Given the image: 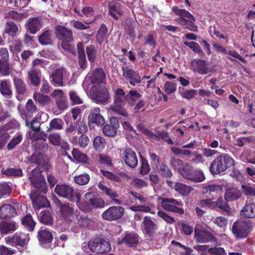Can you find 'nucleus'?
I'll use <instances>...</instances> for the list:
<instances>
[{
  "label": "nucleus",
  "instance_id": "nucleus-1",
  "mask_svg": "<svg viewBox=\"0 0 255 255\" xmlns=\"http://www.w3.org/2000/svg\"><path fill=\"white\" fill-rule=\"evenodd\" d=\"M236 161L227 153H222L216 157L211 163L209 169L211 173L217 175L235 166Z\"/></svg>",
  "mask_w": 255,
  "mask_h": 255
},
{
  "label": "nucleus",
  "instance_id": "nucleus-2",
  "mask_svg": "<svg viewBox=\"0 0 255 255\" xmlns=\"http://www.w3.org/2000/svg\"><path fill=\"white\" fill-rule=\"evenodd\" d=\"M55 30L56 37L59 40V45L64 50L72 51L74 40L72 31L61 25L56 26Z\"/></svg>",
  "mask_w": 255,
  "mask_h": 255
},
{
  "label": "nucleus",
  "instance_id": "nucleus-3",
  "mask_svg": "<svg viewBox=\"0 0 255 255\" xmlns=\"http://www.w3.org/2000/svg\"><path fill=\"white\" fill-rule=\"evenodd\" d=\"M172 10L176 15L180 16L178 19L183 28L193 32L198 31V26L195 24V18L188 11L179 9L176 6H174Z\"/></svg>",
  "mask_w": 255,
  "mask_h": 255
},
{
  "label": "nucleus",
  "instance_id": "nucleus-4",
  "mask_svg": "<svg viewBox=\"0 0 255 255\" xmlns=\"http://www.w3.org/2000/svg\"><path fill=\"white\" fill-rule=\"evenodd\" d=\"M127 94L122 88H118L114 91V105L110 109L118 114L125 117L128 116L127 111L124 108L127 103Z\"/></svg>",
  "mask_w": 255,
  "mask_h": 255
},
{
  "label": "nucleus",
  "instance_id": "nucleus-5",
  "mask_svg": "<svg viewBox=\"0 0 255 255\" xmlns=\"http://www.w3.org/2000/svg\"><path fill=\"white\" fill-rule=\"evenodd\" d=\"M252 228L251 221L237 220L233 223L231 231L236 239H243L248 236Z\"/></svg>",
  "mask_w": 255,
  "mask_h": 255
},
{
  "label": "nucleus",
  "instance_id": "nucleus-6",
  "mask_svg": "<svg viewBox=\"0 0 255 255\" xmlns=\"http://www.w3.org/2000/svg\"><path fill=\"white\" fill-rule=\"evenodd\" d=\"M141 227L143 228V234L147 236L151 241L158 242L159 240L158 225L153 221L150 217H144Z\"/></svg>",
  "mask_w": 255,
  "mask_h": 255
},
{
  "label": "nucleus",
  "instance_id": "nucleus-7",
  "mask_svg": "<svg viewBox=\"0 0 255 255\" xmlns=\"http://www.w3.org/2000/svg\"><path fill=\"white\" fill-rule=\"evenodd\" d=\"M40 119L35 117L30 122L27 120H25L26 126L31 128L34 132L29 133V137L32 141L43 140L45 141L47 135L44 131H40Z\"/></svg>",
  "mask_w": 255,
  "mask_h": 255
},
{
  "label": "nucleus",
  "instance_id": "nucleus-8",
  "mask_svg": "<svg viewBox=\"0 0 255 255\" xmlns=\"http://www.w3.org/2000/svg\"><path fill=\"white\" fill-rule=\"evenodd\" d=\"M88 247L91 252L97 254H105L111 250L110 243L101 238L90 240L88 242Z\"/></svg>",
  "mask_w": 255,
  "mask_h": 255
},
{
  "label": "nucleus",
  "instance_id": "nucleus-9",
  "mask_svg": "<svg viewBox=\"0 0 255 255\" xmlns=\"http://www.w3.org/2000/svg\"><path fill=\"white\" fill-rule=\"evenodd\" d=\"M126 58L120 59V61L123 63L124 65L122 67L123 76L127 79H129V84L134 86L136 84H140L141 81L140 76L139 74L132 69L131 66L129 63H127Z\"/></svg>",
  "mask_w": 255,
  "mask_h": 255
},
{
  "label": "nucleus",
  "instance_id": "nucleus-10",
  "mask_svg": "<svg viewBox=\"0 0 255 255\" xmlns=\"http://www.w3.org/2000/svg\"><path fill=\"white\" fill-rule=\"evenodd\" d=\"M160 199L161 206L165 210L177 213L180 215L184 214L183 204L180 200L169 198H161Z\"/></svg>",
  "mask_w": 255,
  "mask_h": 255
},
{
  "label": "nucleus",
  "instance_id": "nucleus-11",
  "mask_svg": "<svg viewBox=\"0 0 255 255\" xmlns=\"http://www.w3.org/2000/svg\"><path fill=\"white\" fill-rule=\"evenodd\" d=\"M91 95L97 104H105L110 98L108 89L105 86L101 85L92 88Z\"/></svg>",
  "mask_w": 255,
  "mask_h": 255
},
{
  "label": "nucleus",
  "instance_id": "nucleus-12",
  "mask_svg": "<svg viewBox=\"0 0 255 255\" xmlns=\"http://www.w3.org/2000/svg\"><path fill=\"white\" fill-rule=\"evenodd\" d=\"M120 156L127 166L131 168H134L137 166V157L132 148H125L120 149Z\"/></svg>",
  "mask_w": 255,
  "mask_h": 255
},
{
  "label": "nucleus",
  "instance_id": "nucleus-13",
  "mask_svg": "<svg viewBox=\"0 0 255 255\" xmlns=\"http://www.w3.org/2000/svg\"><path fill=\"white\" fill-rule=\"evenodd\" d=\"M55 193L60 197L67 199L71 201H75L76 194L74 189L65 184H57L54 189Z\"/></svg>",
  "mask_w": 255,
  "mask_h": 255
},
{
  "label": "nucleus",
  "instance_id": "nucleus-14",
  "mask_svg": "<svg viewBox=\"0 0 255 255\" xmlns=\"http://www.w3.org/2000/svg\"><path fill=\"white\" fill-rule=\"evenodd\" d=\"M11 72L9 62V53L6 48H0V73L4 76H8Z\"/></svg>",
  "mask_w": 255,
  "mask_h": 255
},
{
  "label": "nucleus",
  "instance_id": "nucleus-15",
  "mask_svg": "<svg viewBox=\"0 0 255 255\" xmlns=\"http://www.w3.org/2000/svg\"><path fill=\"white\" fill-rule=\"evenodd\" d=\"M125 212V209L122 206H111L102 214V218L106 220L112 221L121 219Z\"/></svg>",
  "mask_w": 255,
  "mask_h": 255
},
{
  "label": "nucleus",
  "instance_id": "nucleus-16",
  "mask_svg": "<svg viewBox=\"0 0 255 255\" xmlns=\"http://www.w3.org/2000/svg\"><path fill=\"white\" fill-rule=\"evenodd\" d=\"M194 238L199 243H217V238L209 231L204 229L195 228Z\"/></svg>",
  "mask_w": 255,
  "mask_h": 255
},
{
  "label": "nucleus",
  "instance_id": "nucleus-17",
  "mask_svg": "<svg viewBox=\"0 0 255 255\" xmlns=\"http://www.w3.org/2000/svg\"><path fill=\"white\" fill-rule=\"evenodd\" d=\"M191 69L194 73L200 75L207 74L211 72V68L209 67L208 62L205 60L200 58L194 59L191 62Z\"/></svg>",
  "mask_w": 255,
  "mask_h": 255
},
{
  "label": "nucleus",
  "instance_id": "nucleus-18",
  "mask_svg": "<svg viewBox=\"0 0 255 255\" xmlns=\"http://www.w3.org/2000/svg\"><path fill=\"white\" fill-rule=\"evenodd\" d=\"M59 212L63 220L68 223H72L74 219V205L69 203H62L59 205Z\"/></svg>",
  "mask_w": 255,
  "mask_h": 255
},
{
  "label": "nucleus",
  "instance_id": "nucleus-19",
  "mask_svg": "<svg viewBox=\"0 0 255 255\" xmlns=\"http://www.w3.org/2000/svg\"><path fill=\"white\" fill-rule=\"evenodd\" d=\"M6 244L13 246H20L23 248L29 241L27 234L23 233H16L12 236L5 238Z\"/></svg>",
  "mask_w": 255,
  "mask_h": 255
},
{
  "label": "nucleus",
  "instance_id": "nucleus-20",
  "mask_svg": "<svg viewBox=\"0 0 255 255\" xmlns=\"http://www.w3.org/2000/svg\"><path fill=\"white\" fill-rule=\"evenodd\" d=\"M13 83L15 91L16 98L19 101L24 98L27 91V86L23 79L19 76L13 78Z\"/></svg>",
  "mask_w": 255,
  "mask_h": 255
},
{
  "label": "nucleus",
  "instance_id": "nucleus-21",
  "mask_svg": "<svg viewBox=\"0 0 255 255\" xmlns=\"http://www.w3.org/2000/svg\"><path fill=\"white\" fill-rule=\"evenodd\" d=\"M101 112V109L98 107L91 108L88 118V123L100 127L103 126L105 124V120Z\"/></svg>",
  "mask_w": 255,
  "mask_h": 255
},
{
  "label": "nucleus",
  "instance_id": "nucleus-22",
  "mask_svg": "<svg viewBox=\"0 0 255 255\" xmlns=\"http://www.w3.org/2000/svg\"><path fill=\"white\" fill-rule=\"evenodd\" d=\"M28 161L30 163L34 164L41 167L43 170H48L50 166L45 159L44 154L34 152L28 158Z\"/></svg>",
  "mask_w": 255,
  "mask_h": 255
},
{
  "label": "nucleus",
  "instance_id": "nucleus-23",
  "mask_svg": "<svg viewBox=\"0 0 255 255\" xmlns=\"http://www.w3.org/2000/svg\"><path fill=\"white\" fill-rule=\"evenodd\" d=\"M139 237L134 233H127L124 237L121 240H118V244H125L130 248H135L139 243Z\"/></svg>",
  "mask_w": 255,
  "mask_h": 255
},
{
  "label": "nucleus",
  "instance_id": "nucleus-24",
  "mask_svg": "<svg viewBox=\"0 0 255 255\" xmlns=\"http://www.w3.org/2000/svg\"><path fill=\"white\" fill-rule=\"evenodd\" d=\"M85 197L92 208H102L105 205L104 200L98 195L92 192L86 193Z\"/></svg>",
  "mask_w": 255,
  "mask_h": 255
},
{
  "label": "nucleus",
  "instance_id": "nucleus-25",
  "mask_svg": "<svg viewBox=\"0 0 255 255\" xmlns=\"http://www.w3.org/2000/svg\"><path fill=\"white\" fill-rule=\"evenodd\" d=\"M25 26L27 32L30 34L36 33L41 27L40 18L35 17L28 19L25 23Z\"/></svg>",
  "mask_w": 255,
  "mask_h": 255
},
{
  "label": "nucleus",
  "instance_id": "nucleus-26",
  "mask_svg": "<svg viewBox=\"0 0 255 255\" xmlns=\"http://www.w3.org/2000/svg\"><path fill=\"white\" fill-rule=\"evenodd\" d=\"M30 196L33 204L38 209L50 206L49 202L45 196L39 195L35 191L31 192Z\"/></svg>",
  "mask_w": 255,
  "mask_h": 255
},
{
  "label": "nucleus",
  "instance_id": "nucleus-27",
  "mask_svg": "<svg viewBox=\"0 0 255 255\" xmlns=\"http://www.w3.org/2000/svg\"><path fill=\"white\" fill-rule=\"evenodd\" d=\"M37 238L40 244L43 245L51 243L53 237L48 229L41 227L38 232Z\"/></svg>",
  "mask_w": 255,
  "mask_h": 255
},
{
  "label": "nucleus",
  "instance_id": "nucleus-28",
  "mask_svg": "<svg viewBox=\"0 0 255 255\" xmlns=\"http://www.w3.org/2000/svg\"><path fill=\"white\" fill-rule=\"evenodd\" d=\"M240 215L247 219L255 218V203L246 202L241 211Z\"/></svg>",
  "mask_w": 255,
  "mask_h": 255
},
{
  "label": "nucleus",
  "instance_id": "nucleus-29",
  "mask_svg": "<svg viewBox=\"0 0 255 255\" xmlns=\"http://www.w3.org/2000/svg\"><path fill=\"white\" fill-rule=\"evenodd\" d=\"M19 32L18 25L13 21H7L4 27L3 33L2 36L5 38V35L13 38L17 36Z\"/></svg>",
  "mask_w": 255,
  "mask_h": 255
},
{
  "label": "nucleus",
  "instance_id": "nucleus-30",
  "mask_svg": "<svg viewBox=\"0 0 255 255\" xmlns=\"http://www.w3.org/2000/svg\"><path fill=\"white\" fill-rule=\"evenodd\" d=\"M213 46L216 49V51L218 52L224 54H228L231 56L240 60V61L244 63H247L246 60L241 55H240L238 52H237L235 51H227V50L223 46L216 43H214Z\"/></svg>",
  "mask_w": 255,
  "mask_h": 255
},
{
  "label": "nucleus",
  "instance_id": "nucleus-31",
  "mask_svg": "<svg viewBox=\"0 0 255 255\" xmlns=\"http://www.w3.org/2000/svg\"><path fill=\"white\" fill-rule=\"evenodd\" d=\"M16 214V210L10 204H4L0 207V219L10 218Z\"/></svg>",
  "mask_w": 255,
  "mask_h": 255
},
{
  "label": "nucleus",
  "instance_id": "nucleus-32",
  "mask_svg": "<svg viewBox=\"0 0 255 255\" xmlns=\"http://www.w3.org/2000/svg\"><path fill=\"white\" fill-rule=\"evenodd\" d=\"M77 49L78 54L79 65L80 68L85 69L87 66V62L82 42H79L77 44Z\"/></svg>",
  "mask_w": 255,
  "mask_h": 255
},
{
  "label": "nucleus",
  "instance_id": "nucleus-33",
  "mask_svg": "<svg viewBox=\"0 0 255 255\" xmlns=\"http://www.w3.org/2000/svg\"><path fill=\"white\" fill-rule=\"evenodd\" d=\"M108 7L109 14L111 15L114 19L118 20L119 17L117 16V14L121 16L123 14V11L121 9L120 4L113 1L109 2Z\"/></svg>",
  "mask_w": 255,
  "mask_h": 255
},
{
  "label": "nucleus",
  "instance_id": "nucleus-34",
  "mask_svg": "<svg viewBox=\"0 0 255 255\" xmlns=\"http://www.w3.org/2000/svg\"><path fill=\"white\" fill-rule=\"evenodd\" d=\"M106 77V74L102 68H98L94 70L90 77L92 84H99L103 82Z\"/></svg>",
  "mask_w": 255,
  "mask_h": 255
},
{
  "label": "nucleus",
  "instance_id": "nucleus-35",
  "mask_svg": "<svg viewBox=\"0 0 255 255\" xmlns=\"http://www.w3.org/2000/svg\"><path fill=\"white\" fill-rule=\"evenodd\" d=\"M16 223L14 222L4 221L0 223V233L1 234H8L16 230Z\"/></svg>",
  "mask_w": 255,
  "mask_h": 255
},
{
  "label": "nucleus",
  "instance_id": "nucleus-36",
  "mask_svg": "<svg viewBox=\"0 0 255 255\" xmlns=\"http://www.w3.org/2000/svg\"><path fill=\"white\" fill-rule=\"evenodd\" d=\"M51 83L55 86H62L63 84V72L60 68L56 69L51 76Z\"/></svg>",
  "mask_w": 255,
  "mask_h": 255
},
{
  "label": "nucleus",
  "instance_id": "nucleus-37",
  "mask_svg": "<svg viewBox=\"0 0 255 255\" xmlns=\"http://www.w3.org/2000/svg\"><path fill=\"white\" fill-rule=\"evenodd\" d=\"M156 169L159 174L162 177L170 178L173 175L171 169L164 162H162L159 165H156Z\"/></svg>",
  "mask_w": 255,
  "mask_h": 255
},
{
  "label": "nucleus",
  "instance_id": "nucleus-38",
  "mask_svg": "<svg viewBox=\"0 0 255 255\" xmlns=\"http://www.w3.org/2000/svg\"><path fill=\"white\" fill-rule=\"evenodd\" d=\"M33 187L36 188L39 192L46 193L48 189L44 177H41L38 179H32L30 181Z\"/></svg>",
  "mask_w": 255,
  "mask_h": 255
},
{
  "label": "nucleus",
  "instance_id": "nucleus-39",
  "mask_svg": "<svg viewBox=\"0 0 255 255\" xmlns=\"http://www.w3.org/2000/svg\"><path fill=\"white\" fill-rule=\"evenodd\" d=\"M21 222L22 225L27 231L29 232L33 231L36 222H34L30 214H26L21 219Z\"/></svg>",
  "mask_w": 255,
  "mask_h": 255
},
{
  "label": "nucleus",
  "instance_id": "nucleus-40",
  "mask_svg": "<svg viewBox=\"0 0 255 255\" xmlns=\"http://www.w3.org/2000/svg\"><path fill=\"white\" fill-rule=\"evenodd\" d=\"M241 197V192L235 188H230L227 189L224 195L225 199L228 201L236 200Z\"/></svg>",
  "mask_w": 255,
  "mask_h": 255
},
{
  "label": "nucleus",
  "instance_id": "nucleus-41",
  "mask_svg": "<svg viewBox=\"0 0 255 255\" xmlns=\"http://www.w3.org/2000/svg\"><path fill=\"white\" fill-rule=\"evenodd\" d=\"M141 96V95L137 91L130 90L127 94V103L129 106L133 107Z\"/></svg>",
  "mask_w": 255,
  "mask_h": 255
},
{
  "label": "nucleus",
  "instance_id": "nucleus-42",
  "mask_svg": "<svg viewBox=\"0 0 255 255\" xmlns=\"http://www.w3.org/2000/svg\"><path fill=\"white\" fill-rule=\"evenodd\" d=\"M72 154L73 158L78 162H81L87 164H90L89 158L86 154L81 152L77 148H73L72 151Z\"/></svg>",
  "mask_w": 255,
  "mask_h": 255
},
{
  "label": "nucleus",
  "instance_id": "nucleus-43",
  "mask_svg": "<svg viewBox=\"0 0 255 255\" xmlns=\"http://www.w3.org/2000/svg\"><path fill=\"white\" fill-rule=\"evenodd\" d=\"M98 187L111 199L114 200L116 203H120L119 200L115 199L119 197V195L114 190L100 183L98 185Z\"/></svg>",
  "mask_w": 255,
  "mask_h": 255
},
{
  "label": "nucleus",
  "instance_id": "nucleus-44",
  "mask_svg": "<svg viewBox=\"0 0 255 255\" xmlns=\"http://www.w3.org/2000/svg\"><path fill=\"white\" fill-rule=\"evenodd\" d=\"M28 75L30 83L32 85L37 86L40 84L41 81L40 71L32 69L28 72Z\"/></svg>",
  "mask_w": 255,
  "mask_h": 255
},
{
  "label": "nucleus",
  "instance_id": "nucleus-45",
  "mask_svg": "<svg viewBox=\"0 0 255 255\" xmlns=\"http://www.w3.org/2000/svg\"><path fill=\"white\" fill-rule=\"evenodd\" d=\"M174 189L182 195L186 196L190 194L193 188L181 183L176 182L174 185Z\"/></svg>",
  "mask_w": 255,
  "mask_h": 255
},
{
  "label": "nucleus",
  "instance_id": "nucleus-46",
  "mask_svg": "<svg viewBox=\"0 0 255 255\" xmlns=\"http://www.w3.org/2000/svg\"><path fill=\"white\" fill-rule=\"evenodd\" d=\"M205 179V177L202 170L194 168L188 180L195 183H199L203 181Z\"/></svg>",
  "mask_w": 255,
  "mask_h": 255
},
{
  "label": "nucleus",
  "instance_id": "nucleus-47",
  "mask_svg": "<svg viewBox=\"0 0 255 255\" xmlns=\"http://www.w3.org/2000/svg\"><path fill=\"white\" fill-rule=\"evenodd\" d=\"M51 36L50 30H45L38 36V42L42 45L51 44L52 43Z\"/></svg>",
  "mask_w": 255,
  "mask_h": 255
},
{
  "label": "nucleus",
  "instance_id": "nucleus-48",
  "mask_svg": "<svg viewBox=\"0 0 255 255\" xmlns=\"http://www.w3.org/2000/svg\"><path fill=\"white\" fill-rule=\"evenodd\" d=\"M228 201L224 199L222 197H220L218 200L215 201V209L219 208L222 211L227 213L231 212V208L227 203Z\"/></svg>",
  "mask_w": 255,
  "mask_h": 255
},
{
  "label": "nucleus",
  "instance_id": "nucleus-49",
  "mask_svg": "<svg viewBox=\"0 0 255 255\" xmlns=\"http://www.w3.org/2000/svg\"><path fill=\"white\" fill-rule=\"evenodd\" d=\"M108 29L106 25L102 23L96 34V41L98 43L101 44L107 37Z\"/></svg>",
  "mask_w": 255,
  "mask_h": 255
},
{
  "label": "nucleus",
  "instance_id": "nucleus-50",
  "mask_svg": "<svg viewBox=\"0 0 255 255\" xmlns=\"http://www.w3.org/2000/svg\"><path fill=\"white\" fill-rule=\"evenodd\" d=\"M64 125V123L61 118H54L50 122L49 128L47 129V131H49L51 130H61L63 128Z\"/></svg>",
  "mask_w": 255,
  "mask_h": 255
},
{
  "label": "nucleus",
  "instance_id": "nucleus-51",
  "mask_svg": "<svg viewBox=\"0 0 255 255\" xmlns=\"http://www.w3.org/2000/svg\"><path fill=\"white\" fill-rule=\"evenodd\" d=\"M10 138L9 133L6 129V126L0 127V149L5 146Z\"/></svg>",
  "mask_w": 255,
  "mask_h": 255
},
{
  "label": "nucleus",
  "instance_id": "nucleus-52",
  "mask_svg": "<svg viewBox=\"0 0 255 255\" xmlns=\"http://www.w3.org/2000/svg\"><path fill=\"white\" fill-rule=\"evenodd\" d=\"M81 195L80 193L76 194V198L75 200L76 202L77 206L79 208L84 212L89 211L91 210V205L89 202L87 200L86 202H81Z\"/></svg>",
  "mask_w": 255,
  "mask_h": 255
},
{
  "label": "nucleus",
  "instance_id": "nucleus-53",
  "mask_svg": "<svg viewBox=\"0 0 255 255\" xmlns=\"http://www.w3.org/2000/svg\"><path fill=\"white\" fill-rule=\"evenodd\" d=\"M243 193L246 196L255 197V184L247 183L241 185Z\"/></svg>",
  "mask_w": 255,
  "mask_h": 255
},
{
  "label": "nucleus",
  "instance_id": "nucleus-54",
  "mask_svg": "<svg viewBox=\"0 0 255 255\" xmlns=\"http://www.w3.org/2000/svg\"><path fill=\"white\" fill-rule=\"evenodd\" d=\"M0 92L3 96L9 98L11 97L12 92L8 85L6 80H0Z\"/></svg>",
  "mask_w": 255,
  "mask_h": 255
},
{
  "label": "nucleus",
  "instance_id": "nucleus-55",
  "mask_svg": "<svg viewBox=\"0 0 255 255\" xmlns=\"http://www.w3.org/2000/svg\"><path fill=\"white\" fill-rule=\"evenodd\" d=\"M106 141L105 138L101 136H97L93 140V146L97 151H102L105 147Z\"/></svg>",
  "mask_w": 255,
  "mask_h": 255
},
{
  "label": "nucleus",
  "instance_id": "nucleus-56",
  "mask_svg": "<svg viewBox=\"0 0 255 255\" xmlns=\"http://www.w3.org/2000/svg\"><path fill=\"white\" fill-rule=\"evenodd\" d=\"M86 51L88 59L91 65H92L97 58V50L94 45H91L86 47Z\"/></svg>",
  "mask_w": 255,
  "mask_h": 255
},
{
  "label": "nucleus",
  "instance_id": "nucleus-57",
  "mask_svg": "<svg viewBox=\"0 0 255 255\" xmlns=\"http://www.w3.org/2000/svg\"><path fill=\"white\" fill-rule=\"evenodd\" d=\"M38 218L40 222L45 225H49L53 224V219L49 211H42L40 213Z\"/></svg>",
  "mask_w": 255,
  "mask_h": 255
},
{
  "label": "nucleus",
  "instance_id": "nucleus-58",
  "mask_svg": "<svg viewBox=\"0 0 255 255\" xmlns=\"http://www.w3.org/2000/svg\"><path fill=\"white\" fill-rule=\"evenodd\" d=\"M96 18H94L93 20L91 21L87 20L83 23L79 20H75L73 21L72 26L74 28L78 30H86L89 28V25L94 22Z\"/></svg>",
  "mask_w": 255,
  "mask_h": 255
},
{
  "label": "nucleus",
  "instance_id": "nucleus-59",
  "mask_svg": "<svg viewBox=\"0 0 255 255\" xmlns=\"http://www.w3.org/2000/svg\"><path fill=\"white\" fill-rule=\"evenodd\" d=\"M33 99L42 106L47 105L50 102V98L49 97L40 93H37L34 94Z\"/></svg>",
  "mask_w": 255,
  "mask_h": 255
},
{
  "label": "nucleus",
  "instance_id": "nucleus-60",
  "mask_svg": "<svg viewBox=\"0 0 255 255\" xmlns=\"http://www.w3.org/2000/svg\"><path fill=\"white\" fill-rule=\"evenodd\" d=\"M93 221L86 215H81L78 218L77 224L81 227L87 228L91 226Z\"/></svg>",
  "mask_w": 255,
  "mask_h": 255
},
{
  "label": "nucleus",
  "instance_id": "nucleus-61",
  "mask_svg": "<svg viewBox=\"0 0 255 255\" xmlns=\"http://www.w3.org/2000/svg\"><path fill=\"white\" fill-rule=\"evenodd\" d=\"M22 48V42L20 39H17L12 41L9 46L10 51L13 54L18 53Z\"/></svg>",
  "mask_w": 255,
  "mask_h": 255
},
{
  "label": "nucleus",
  "instance_id": "nucleus-62",
  "mask_svg": "<svg viewBox=\"0 0 255 255\" xmlns=\"http://www.w3.org/2000/svg\"><path fill=\"white\" fill-rule=\"evenodd\" d=\"M203 193H209L211 194L212 193H218L223 190V186L222 185L217 184H211L206 185L203 187Z\"/></svg>",
  "mask_w": 255,
  "mask_h": 255
},
{
  "label": "nucleus",
  "instance_id": "nucleus-63",
  "mask_svg": "<svg viewBox=\"0 0 255 255\" xmlns=\"http://www.w3.org/2000/svg\"><path fill=\"white\" fill-rule=\"evenodd\" d=\"M48 137L49 142L55 146H59L60 145L61 137L59 133L55 132L50 134Z\"/></svg>",
  "mask_w": 255,
  "mask_h": 255
},
{
  "label": "nucleus",
  "instance_id": "nucleus-64",
  "mask_svg": "<svg viewBox=\"0 0 255 255\" xmlns=\"http://www.w3.org/2000/svg\"><path fill=\"white\" fill-rule=\"evenodd\" d=\"M26 109L25 116L26 117H31L37 111V107L34 104L31 99H29L27 102L26 104Z\"/></svg>",
  "mask_w": 255,
  "mask_h": 255
}]
</instances>
